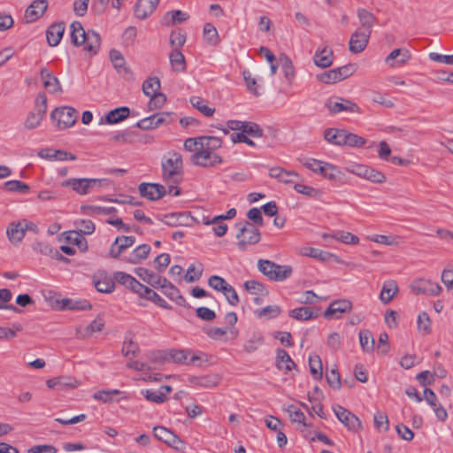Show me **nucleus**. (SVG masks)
Returning a JSON list of instances; mask_svg holds the SVG:
<instances>
[{
  "mask_svg": "<svg viewBox=\"0 0 453 453\" xmlns=\"http://www.w3.org/2000/svg\"><path fill=\"white\" fill-rule=\"evenodd\" d=\"M357 17L361 27L358 29H362L364 32H370L372 34V28L376 23L377 19L375 16L365 9L357 10Z\"/></svg>",
  "mask_w": 453,
  "mask_h": 453,
  "instance_id": "33",
  "label": "nucleus"
},
{
  "mask_svg": "<svg viewBox=\"0 0 453 453\" xmlns=\"http://www.w3.org/2000/svg\"><path fill=\"white\" fill-rule=\"evenodd\" d=\"M236 226L239 230L236 234L237 245L241 250H245L249 245H254L260 241L259 230L250 222L245 221Z\"/></svg>",
  "mask_w": 453,
  "mask_h": 453,
  "instance_id": "4",
  "label": "nucleus"
},
{
  "mask_svg": "<svg viewBox=\"0 0 453 453\" xmlns=\"http://www.w3.org/2000/svg\"><path fill=\"white\" fill-rule=\"evenodd\" d=\"M280 61L284 77L287 80L288 83L291 85L296 77V72L292 61L288 57H284L283 58L280 59Z\"/></svg>",
  "mask_w": 453,
  "mask_h": 453,
  "instance_id": "56",
  "label": "nucleus"
},
{
  "mask_svg": "<svg viewBox=\"0 0 453 453\" xmlns=\"http://www.w3.org/2000/svg\"><path fill=\"white\" fill-rule=\"evenodd\" d=\"M87 32L80 22H74L71 25V39L73 44L82 45L86 41Z\"/></svg>",
  "mask_w": 453,
  "mask_h": 453,
  "instance_id": "45",
  "label": "nucleus"
},
{
  "mask_svg": "<svg viewBox=\"0 0 453 453\" xmlns=\"http://www.w3.org/2000/svg\"><path fill=\"white\" fill-rule=\"evenodd\" d=\"M359 342L365 352H372L374 349V339L369 330L364 329L359 332Z\"/></svg>",
  "mask_w": 453,
  "mask_h": 453,
  "instance_id": "51",
  "label": "nucleus"
},
{
  "mask_svg": "<svg viewBox=\"0 0 453 453\" xmlns=\"http://www.w3.org/2000/svg\"><path fill=\"white\" fill-rule=\"evenodd\" d=\"M333 411L338 419L349 429L357 430L360 428L361 422L358 418L345 408L341 405H335L333 407Z\"/></svg>",
  "mask_w": 453,
  "mask_h": 453,
  "instance_id": "14",
  "label": "nucleus"
},
{
  "mask_svg": "<svg viewBox=\"0 0 453 453\" xmlns=\"http://www.w3.org/2000/svg\"><path fill=\"white\" fill-rule=\"evenodd\" d=\"M325 106L332 114H337L342 111L360 113V108L356 103L342 97L328 98L325 104Z\"/></svg>",
  "mask_w": 453,
  "mask_h": 453,
  "instance_id": "7",
  "label": "nucleus"
},
{
  "mask_svg": "<svg viewBox=\"0 0 453 453\" xmlns=\"http://www.w3.org/2000/svg\"><path fill=\"white\" fill-rule=\"evenodd\" d=\"M134 273L144 282L148 283L153 288H159L162 282H165V278L156 274L144 267H137L134 269Z\"/></svg>",
  "mask_w": 453,
  "mask_h": 453,
  "instance_id": "24",
  "label": "nucleus"
},
{
  "mask_svg": "<svg viewBox=\"0 0 453 453\" xmlns=\"http://www.w3.org/2000/svg\"><path fill=\"white\" fill-rule=\"evenodd\" d=\"M264 342V336L261 333H256L244 343V349L248 353L256 351Z\"/></svg>",
  "mask_w": 453,
  "mask_h": 453,
  "instance_id": "57",
  "label": "nucleus"
},
{
  "mask_svg": "<svg viewBox=\"0 0 453 453\" xmlns=\"http://www.w3.org/2000/svg\"><path fill=\"white\" fill-rule=\"evenodd\" d=\"M410 288L414 295L436 296L441 294L442 288L439 283L429 279L419 278L414 280L410 285Z\"/></svg>",
  "mask_w": 453,
  "mask_h": 453,
  "instance_id": "6",
  "label": "nucleus"
},
{
  "mask_svg": "<svg viewBox=\"0 0 453 453\" xmlns=\"http://www.w3.org/2000/svg\"><path fill=\"white\" fill-rule=\"evenodd\" d=\"M44 116L45 115L33 110L25 120V127L27 129L36 128L41 125L42 119H44Z\"/></svg>",
  "mask_w": 453,
  "mask_h": 453,
  "instance_id": "63",
  "label": "nucleus"
},
{
  "mask_svg": "<svg viewBox=\"0 0 453 453\" xmlns=\"http://www.w3.org/2000/svg\"><path fill=\"white\" fill-rule=\"evenodd\" d=\"M172 68L176 72H182L186 68L185 58L180 50L173 49L169 56Z\"/></svg>",
  "mask_w": 453,
  "mask_h": 453,
  "instance_id": "48",
  "label": "nucleus"
},
{
  "mask_svg": "<svg viewBox=\"0 0 453 453\" xmlns=\"http://www.w3.org/2000/svg\"><path fill=\"white\" fill-rule=\"evenodd\" d=\"M333 239L340 241L342 243L348 244V245H356V244H358V242H359V238L357 235H355L349 232H345V231L336 232L334 234Z\"/></svg>",
  "mask_w": 453,
  "mask_h": 453,
  "instance_id": "62",
  "label": "nucleus"
},
{
  "mask_svg": "<svg viewBox=\"0 0 453 453\" xmlns=\"http://www.w3.org/2000/svg\"><path fill=\"white\" fill-rule=\"evenodd\" d=\"M203 273V265L201 264H192L188 266L184 279L187 282L197 281Z\"/></svg>",
  "mask_w": 453,
  "mask_h": 453,
  "instance_id": "58",
  "label": "nucleus"
},
{
  "mask_svg": "<svg viewBox=\"0 0 453 453\" xmlns=\"http://www.w3.org/2000/svg\"><path fill=\"white\" fill-rule=\"evenodd\" d=\"M84 50L95 55L100 49L101 38L98 33L89 30L86 35V41L83 43Z\"/></svg>",
  "mask_w": 453,
  "mask_h": 453,
  "instance_id": "34",
  "label": "nucleus"
},
{
  "mask_svg": "<svg viewBox=\"0 0 453 453\" xmlns=\"http://www.w3.org/2000/svg\"><path fill=\"white\" fill-rule=\"evenodd\" d=\"M140 297L150 300L163 309H172V307L167 303V302L165 299H163L158 294H157L154 290L148 287H145Z\"/></svg>",
  "mask_w": 453,
  "mask_h": 453,
  "instance_id": "43",
  "label": "nucleus"
},
{
  "mask_svg": "<svg viewBox=\"0 0 453 453\" xmlns=\"http://www.w3.org/2000/svg\"><path fill=\"white\" fill-rule=\"evenodd\" d=\"M195 165L203 167H211L221 164V157L215 152L200 150L192 156Z\"/></svg>",
  "mask_w": 453,
  "mask_h": 453,
  "instance_id": "10",
  "label": "nucleus"
},
{
  "mask_svg": "<svg viewBox=\"0 0 453 453\" xmlns=\"http://www.w3.org/2000/svg\"><path fill=\"white\" fill-rule=\"evenodd\" d=\"M258 270L272 280L282 281L288 279L292 273L290 265H280L266 259L257 261Z\"/></svg>",
  "mask_w": 453,
  "mask_h": 453,
  "instance_id": "3",
  "label": "nucleus"
},
{
  "mask_svg": "<svg viewBox=\"0 0 453 453\" xmlns=\"http://www.w3.org/2000/svg\"><path fill=\"white\" fill-rule=\"evenodd\" d=\"M370 36V32H364L362 29H357L351 35L349 42V50L356 54L362 52L366 48Z\"/></svg>",
  "mask_w": 453,
  "mask_h": 453,
  "instance_id": "17",
  "label": "nucleus"
},
{
  "mask_svg": "<svg viewBox=\"0 0 453 453\" xmlns=\"http://www.w3.org/2000/svg\"><path fill=\"white\" fill-rule=\"evenodd\" d=\"M411 58V54L408 49H395L385 58V63L392 68H398L407 64Z\"/></svg>",
  "mask_w": 453,
  "mask_h": 453,
  "instance_id": "16",
  "label": "nucleus"
},
{
  "mask_svg": "<svg viewBox=\"0 0 453 453\" xmlns=\"http://www.w3.org/2000/svg\"><path fill=\"white\" fill-rule=\"evenodd\" d=\"M150 252V247L148 244H141L133 250L128 256L122 258L123 261L136 265L147 258Z\"/></svg>",
  "mask_w": 453,
  "mask_h": 453,
  "instance_id": "27",
  "label": "nucleus"
},
{
  "mask_svg": "<svg viewBox=\"0 0 453 453\" xmlns=\"http://www.w3.org/2000/svg\"><path fill=\"white\" fill-rule=\"evenodd\" d=\"M142 196L150 200H158L168 193V187L157 183H142L139 186Z\"/></svg>",
  "mask_w": 453,
  "mask_h": 453,
  "instance_id": "13",
  "label": "nucleus"
},
{
  "mask_svg": "<svg viewBox=\"0 0 453 453\" xmlns=\"http://www.w3.org/2000/svg\"><path fill=\"white\" fill-rule=\"evenodd\" d=\"M172 122V117L169 112H158L150 117L142 119L137 122V127L141 129L150 130L159 127L162 125H167Z\"/></svg>",
  "mask_w": 453,
  "mask_h": 453,
  "instance_id": "8",
  "label": "nucleus"
},
{
  "mask_svg": "<svg viewBox=\"0 0 453 453\" xmlns=\"http://www.w3.org/2000/svg\"><path fill=\"white\" fill-rule=\"evenodd\" d=\"M104 326V322L102 319L97 318L93 320L87 326H80L77 328V334L81 338L91 336L94 333L101 332Z\"/></svg>",
  "mask_w": 453,
  "mask_h": 453,
  "instance_id": "35",
  "label": "nucleus"
},
{
  "mask_svg": "<svg viewBox=\"0 0 453 453\" xmlns=\"http://www.w3.org/2000/svg\"><path fill=\"white\" fill-rule=\"evenodd\" d=\"M135 243L134 236L120 235L118 236L111 245L109 255L112 258H119L121 255Z\"/></svg>",
  "mask_w": 453,
  "mask_h": 453,
  "instance_id": "12",
  "label": "nucleus"
},
{
  "mask_svg": "<svg viewBox=\"0 0 453 453\" xmlns=\"http://www.w3.org/2000/svg\"><path fill=\"white\" fill-rule=\"evenodd\" d=\"M43 87L50 94H58L62 92V88L58 79L48 69L42 68L40 72Z\"/></svg>",
  "mask_w": 453,
  "mask_h": 453,
  "instance_id": "20",
  "label": "nucleus"
},
{
  "mask_svg": "<svg viewBox=\"0 0 453 453\" xmlns=\"http://www.w3.org/2000/svg\"><path fill=\"white\" fill-rule=\"evenodd\" d=\"M114 279L118 283L130 289L139 296L142 294L146 287L140 283L134 277L124 272L115 273Z\"/></svg>",
  "mask_w": 453,
  "mask_h": 453,
  "instance_id": "15",
  "label": "nucleus"
},
{
  "mask_svg": "<svg viewBox=\"0 0 453 453\" xmlns=\"http://www.w3.org/2000/svg\"><path fill=\"white\" fill-rule=\"evenodd\" d=\"M367 239L386 246H398L402 242V238L397 235L372 234L367 236Z\"/></svg>",
  "mask_w": 453,
  "mask_h": 453,
  "instance_id": "39",
  "label": "nucleus"
},
{
  "mask_svg": "<svg viewBox=\"0 0 453 453\" xmlns=\"http://www.w3.org/2000/svg\"><path fill=\"white\" fill-rule=\"evenodd\" d=\"M94 285L101 293H111L114 289L113 281L106 277L95 279Z\"/></svg>",
  "mask_w": 453,
  "mask_h": 453,
  "instance_id": "64",
  "label": "nucleus"
},
{
  "mask_svg": "<svg viewBox=\"0 0 453 453\" xmlns=\"http://www.w3.org/2000/svg\"><path fill=\"white\" fill-rule=\"evenodd\" d=\"M359 178L365 179L373 183H383L386 181V176L370 166H365Z\"/></svg>",
  "mask_w": 453,
  "mask_h": 453,
  "instance_id": "47",
  "label": "nucleus"
},
{
  "mask_svg": "<svg viewBox=\"0 0 453 453\" xmlns=\"http://www.w3.org/2000/svg\"><path fill=\"white\" fill-rule=\"evenodd\" d=\"M342 174V172L338 169L337 166L327 162L324 163L320 172V175H322L324 178L334 181L340 180Z\"/></svg>",
  "mask_w": 453,
  "mask_h": 453,
  "instance_id": "50",
  "label": "nucleus"
},
{
  "mask_svg": "<svg viewBox=\"0 0 453 453\" xmlns=\"http://www.w3.org/2000/svg\"><path fill=\"white\" fill-rule=\"evenodd\" d=\"M4 188L9 192H17L20 194H27L30 188L25 182L20 180H8L4 184Z\"/></svg>",
  "mask_w": 453,
  "mask_h": 453,
  "instance_id": "59",
  "label": "nucleus"
},
{
  "mask_svg": "<svg viewBox=\"0 0 453 453\" xmlns=\"http://www.w3.org/2000/svg\"><path fill=\"white\" fill-rule=\"evenodd\" d=\"M120 394L119 389L99 390L94 393L93 398L104 403H110L115 400L116 395Z\"/></svg>",
  "mask_w": 453,
  "mask_h": 453,
  "instance_id": "52",
  "label": "nucleus"
},
{
  "mask_svg": "<svg viewBox=\"0 0 453 453\" xmlns=\"http://www.w3.org/2000/svg\"><path fill=\"white\" fill-rule=\"evenodd\" d=\"M159 3V0H139L134 8V14L140 19L150 16Z\"/></svg>",
  "mask_w": 453,
  "mask_h": 453,
  "instance_id": "22",
  "label": "nucleus"
},
{
  "mask_svg": "<svg viewBox=\"0 0 453 453\" xmlns=\"http://www.w3.org/2000/svg\"><path fill=\"white\" fill-rule=\"evenodd\" d=\"M159 288H161L163 294L169 299L175 302L179 305H184V297L180 294L179 289L173 286L167 279H165V282L161 283Z\"/></svg>",
  "mask_w": 453,
  "mask_h": 453,
  "instance_id": "30",
  "label": "nucleus"
},
{
  "mask_svg": "<svg viewBox=\"0 0 453 453\" xmlns=\"http://www.w3.org/2000/svg\"><path fill=\"white\" fill-rule=\"evenodd\" d=\"M313 62L320 68L331 66L334 62L333 50L328 46H325L321 50H318L313 56Z\"/></svg>",
  "mask_w": 453,
  "mask_h": 453,
  "instance_id": "23",
  "label": "nucleus"
},
{
  "mask_svg": "<svg viewBox=\"0 0 453 453\" xmlns=\"http://www.w3.org/2000/svg\"><path fill=\"white\" fill-rule=\"evenodd\" d=\"M48 388L55 390H66L76 388L81 385L80 380L71 376H59L50 379L46 381Z\"/></svg>",
  "mask_w": 453,
  "mask_h": 453,
  "instance_id": "18",
  "label": "nucleus"
},
{
  "mask_svg": "<svg viewBox=\"0 0 453 453\" xmlns=\"http://www.w3.org/2000/svg\"><path fill=\"white\" fill-rule=\"evenodd\" d=\"M153 434L156 439L161 441L167 444L168 446L175 449H180L182 446L181 440L171 430L165 428V426H156L153 427Z\"/></svg>",
  "mask_w": 453,
  "mask_h": 453,
  "instance_id": "9",
  "label": "nucleus"
},
{
  "mask_svg": "<svg viewBox=\"0 0 453 453\" xmlns=\"http://www.w3.org/2000/svg\"><path fill=\"white\" fill-rule=\"evenodd\" d=\"M52 120L59 129H66L73 127L77 119L76 111L69 106H62L55 109L51 114Z\"/></svg>",
  "mask_w": 453,
  "mask_h": 453,
  "instance_id": "5",
  "label": "nucleus"
},
{
  "mask_svg": "<svg viewBox=\"0 0 453 453\" xmlns=\"http://www.w3.org/2000/svg\"><path fill=\"white\" fill-rule=\"evenodd\" d=\"M203 37L204 42L211 46H217L220 42L217 28L211 23H206L203 26Z\"/></svg>",
  "mask_w": 453,
  "mask_h": 453,
  "instance_id": "38",
  "label": "nucleus"
},
{
  "mask_svg": "<svg viewBox=\"0 0 453 453\" xmlns=\"http://www.w3.org/2000/svg\"><path fill=\"white\" fill-rule=\"evenodd\" d=\"M188 19V15L180 10L171 11L164 15L163 22L166 26H173L175 24L182 23Z\"/></svg>",
  "mask_w": 453,
  "mask_h": 453,
  "instance_id": "42",
  "label": "nucleus"
},
{
  "mask_svg": "<svg viewBox=\"0 0 453 453\" xmlns=\"http://www.w3.org/2000/svg\"><path fill=\"white\" fill-rule=\"evenodd\" d=\"M222 146V140L217 136H200V150L214 152Z\"/></svg>",
  "mask_w": 453,
  "mask_h": 453,
  "instance_id": "46",
  "label": "nucleus"
},
{
  "mask_svg": "<svg viewBox=\"0 0 453 453\" xmlns=\"http://www.w3.org/2000/svg\"><path fill=\"white\" fill-rule=\"evenodd\" d=\"M417 328L418 333L423 336L432 333V321L426 311H422L418 315Z\"/></svg>",
  "mask_w": 453,
  "mask_h": 453,
  "instance_id": "40",
  "label": "nucleus"
},
{
  "mask_svg": "<svg viewBox=\"0 0 453 453\" xmlns=\"http://www.w3.org/2000/svg\"><path fill=\"white\" fill-rule=\"evenodd\" d=\"M289 418L293 423H298L303 426L306 427L308 425L305 422V416L303 412L295 405H289L287 408Z\"/></svg>",
  "mask_w": 453,
  "mask_h": 453,
  "instance_id": "60",
  "label": "nucleus"
},
{
  "mask_svg": "<svg viewBox=\"0 0 453 453\" xmlns=\"http://www.w3.org/2000/svg\"><path fill=\"white\" fill-rule=\"evenodd\" d=\"M336 68L323 72L316 75L317 81L325 84H334L341 81Z\"/></svg>",
  "mask_w": 453,
  "mask_h": 453,
  "instance_id": "61",
  "label": "nucleus"
},
{
  "mask_svg": "<svg viewBox=\"0 0 453 453\" xmlns=\"http://www.w3.org/2000/svg\"><path fill=\"white\" fill-rule=\"evenodd\" d=\"M190 103L196 110L206 117H211L215 112V109L210 107L208 102L199 96L191 97Z\"/></svg>",
  "mask_w": 453,
  "mask_h": 453,
  "instance_id": "49",
  "label": "nucleus"
},
{
  "mask_svg": "<svg viewBox=\"0 0 453 453\" xmlns=\"http://www.w3.org/2000/svg\"><path fill=\"white\" fill-rule=\"evenodd\" d=\"M110 58L113 66L118 70V72L121 74H127L132 76V73L130 69L126 66V61L123 55L117 50H111L110 51Z\"/></svg>",
  "mask_w": 453,
  "mask_h": 453,
  "instance_id": "36",
  "label": "nucleus"
},
{
  "mask_svg": "<svg viewBox=\"0 0 453 453\" xmlns=\"http://www.w3.org/2000/svg\"><path fill=\"white\" fill-rule=\"evenodd\" d=\"M344 134V129L327 128L324 132V138L329 143L342 146Z\"/></svg>",
  "mask_w": 453,
  "mask_h": 453,
  "instance_id": "41",
  "label": "nucleus"
},
{
  "mask_svg": "<svg viewBox=\"0 0 453 453\" xmlns=\"http://www.w3.org/2000/svg\"><path fill=\"white\" fill-rule=\"evenodd\" d=\"M298 254L301 256L312 257L323 262L328 261L331 257H334L335 260L339 262L338 257L334 254L309 246H303L299 248Z\"/></svg>",
  "mask_w": 453,
  "mask_h": 453,
  "instance_id": "25",
  "label": "nucleus"
},
{
  "mask_svg": "<svg viewBox=\"0 0 453 453\" xmlns=\"http://www.w3.org/2000/svg\"><path fill=\"white\" fill-rule=\"evenodd\" d=\"M310 372L315 380H320L323 376V365L319 355L313 354L309 357Z\"/></svg>",
  "mask_w": 453,
  "mask_h": 453,
  "instance_id": "44",
  "label": "nucleus"
},
{
  "mask_svg": "<svg viewBox=\"0 0 453 453\" xmlns=\"http://www.w3.org/2000/svg\"><path fill=\"white\" fill-rule=\"evenodd\" d=\"M160 88V81L157 77L148 78L142 85L143 93L147 96H151L153 95L158 94V90Z\"/></svg>",
  "mask_w": 453,
  "mask_h": 453,
  "instance_id": "54",
  "label": "nucleus"
},
{
  "mask_svg": "<svg viewBox=\"0 0 453 453\" xmlns=\"http://www.w3.org/2000/svg\"><path fill=\"white\" fill-rule=\"evenodd\" d=\"M276 366L278 369L287 372L291 371L296 366V365L286 350L278 349L276 357Z\"/></svg>",
  "mask_w": 453,
  "mask_h": 453,
  "instance_id": "37",
  "label": "nucleus"
},
{
  "mask_svg": "<svg viewBox=\"0 0 453 453\" xmlns=\"http://www.w3.org/2000/svg\"><path fill=\"white\" fill-rule=\"evenodd\" d=\"M109 185L110 180L108 179L96 178H70L61 182V187L71 188L80 196L99 192L102 188Z\"/></svg>",
  "mask_w": 453,
  "mask_h": 453,
  "instance_id": "2",
  "label": "nucleus"
},
{
  "mask_svg": "<svg viewBox=\"0 0 453 453\" xmlns=\"http://www.w3.org/2000/svg\"><path fill=\"white\" fill-rule=\"evenodd\" d=\"M398 292V286L397 283L393 280H386L383 283L380 294V300L387 304L392 301L394 296Z\"/></svg>",
  "mask_w": 453,
  "mask_h": 453,
  "instance_id": "32",
  "label": "nucleus"
},
{
  "mask_svg": "<svg viewBox=\"0 0 453 453\" xmlns=\"http://www.w3.org/2000/svg\"><path fill=\"white\" fill-rule=\"evenodd\" d=\"M130 113V110L127 107H119L116 108L114 110L110 111L104 119H101L100 125H103L104 123L106 124H117L124 119H126Z\"/></svg>",
  "mask_w": 453,
  "mask_h": 453,
  "instance_id": "29",
  "label": "nucleus"
},
{
  "mask_svg": "<svg viewBox=\"0 0 453 453\" xmlns=\"http://www.w3.org/2000/svg\"><path fill=\"white\" fill-rule=\"evenodd\" d=\"M172 392L170 386H162L157 390L146 389L142 391V395L150 402L163 403L167 399V395Z\"/></svg>",
  "mask_w": 453,
  "mask_h": 453,
  "instance_id": "26",
  "label": "nucleus"
},
{
  "mask_svg": "<svg viewBox=\"0 0 453 453\" xmlns=\"http://www.w3.org/2000/svg\"><path fill=\"white\" fill-rule=\"evenodd\" d=\"M48 7L46 0H35L27 8L25 12V19L27 23H32L41 18Z\"/></svg>",
  "mask_w": 453,
  "mask_h": 453,
  "instance_id": "19",
  "label": "nucleus"
},
{
  "mask_svg": "<svg viewBox=\"0 0 453 453\" xmlns=\"http://www.w3.org/2000/svg\"><path fill=\"white\" fill-rule=\"evenodd\" d=\"M75 230L81 234H92L95 232V224L90 219H77L74 221Z\"/></svg>",
  "mask_w": 453,
  "mask_h": 453,
  "instance_id": "53",
  "label": "nucleus"
},
{
  "mask_svg": "<svg viewBox=\"0 0 453 453\" xmlns=\"http://www.w3.org/2000/svg\"><path fill=\"white\" fill-rule=\"evenodd\" d=\"M161 177L168 186V194L180 195L178 184L183 178V160L181 155L174 150L166 152L161 159Z\"/></svg>",
  "mask_w": 453,
  "mask_h": 453,
  "instance_id": "1",
  "label": "nucleus"
},
{
  "mask_svg": "<svg viewBox=\"0 0 453 453\" xmlns=\"http://www.w3.org/2000/svg\"><path fill=\"white\" fill-rule=\"evenodd\" d=\"M352 304L349 300H338L334 301L326 309V311L324 313L325 318L326 319H332L335 318L338 319L340 316L337 314H342L345 312H349L351 311Z\"/></svg>",
  "mask_w": 453,
  "mask_h": 453,
  "instance_id": "21",
  "label": "nucleus"
},
{
  "mask_svg": "<svg viewBox=\"0 0 453 453\" xmlns=\"http://www.w3.org/2000/svg\"><path fill=\"white\" fill-rule=\"evenodd\" d=\"M64 33L65 26L63 23L50 25L46 31L48 43L50 46H57L60 42Z\"/></svg>",
  "mask_w": 453,
  "mask_h": 453,
  "instance_id": "31",
  "label": "nucleus"
},
{
  "mask_svg": "<svg viewBox=\"0 0 453 453\" xmlns=\"http://www.w3.org/2000/svg\"><path fill=\"white\" fill-rule=\"evenodd\" d=\"M220 381V376L218 374H209L199 377L189 378V382L193 387L196 388H210L219 385Z\"/></svg>",
  "mask_w": 453,
  "mask_h": 453,
  "instance_id": "28",
  "label": "nucleus"
},
{
  "mask_svg": "<svg viewBox=\"0 0 453 453\" xmlns=\"http://www.w3.org/2000/svg\"><path fill=\"white\" fill-rule=\"evenodd\" d=\"M365 142L366 141L365 138L345 130L342 146L360 148L363 147Z\"/></svg>",
  "mask_w": 453,
  "mask_h": 453,
  "instance_id": "55",
  "label": "nucleus"
},
{
  "mask_svg": "<svg viewBox=\"0 0 453 453\" xmlns=\"http://www.w3.org/2000/svg\"><path fill=\"white\" fill-rule=\"evenodd\" d=\"M30 224L27 220L10 223L6 229L8 240L13 244L21 242Z\"/></svg>",
  "mask_w": 453,
  "mask_h": 453,
  "instance_id": "11",
  "label": "nucleus"
}]
</instances>
